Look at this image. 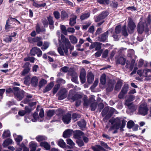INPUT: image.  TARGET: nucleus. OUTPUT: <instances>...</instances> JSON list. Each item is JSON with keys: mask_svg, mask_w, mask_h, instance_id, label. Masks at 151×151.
<instances>
[{"mask_svg": "<svg viewBox=\"0 0 151 151\" xmlns=\"http://www.w3.org/2000/svg\"><path fill=\"white\" fill-rule=\"evenodd\" d=\"M128 108L132 112H133L135 111L136 109V106H134L133 104H132Z\"/></svg>", "mask_w": 151, "mask_h": 151, "instance_id": "64", "label": "nucleus"}, {"mask_svg": "<svg viewBox=\"0 0 151 151\" xmlns=\"http://www.w3.org/2000/svg\"><path fill=\"white\" fill-rule=\"evenodd\" d=\"M71 119V115L70 114H68L63 116L62 118L63 122L66 124H69L70 122Z\"/></svg>", "mask_w": 151, "mask_h": 151, "instance_id": "11", "label": "nucleus"}, {"mask_svg": "<svg viewBox=\"0 0 151 151\" xmlns=\"http://www.w3.org/2000/svg\"><path fill=\"white\" fill-rule=\"evenodd\" d=\"M30 53L32 55H35L37 54L38 56L40 57L42 54V52L40 48L34 47L31 50Z\"/></svg>", "mask_w": 151, "mask_h": 151, "instance_id": "9", "label": "nucleus"}, {"mask_svg": "<svg viewBox=\"0 0 151 151\" xmlns=\"http://www.w3.org/2000/svg\"><path fill=\"white\" fill-rule=\"evenodd\" d=\"M60 86V85L59 84H58L55 86L53 89V92L54 94H55L56 93Z\"/></svg>", "mask_w": 151, "mask_h": 151, "instance_id": "54", "label": "nucleus"}, {"mask_svg": "<svg viewBox=\"0 0 151 151\" xmlns=\"http://www.w3.org/2000/svg\"><path fill=\"white\" fill-rule=\"evenodd\" d=\"M128 89V84H125L124 85L123 88L121 91L124 94H125L127 92Z\"/></svg>", "mask_w": 151, "mask_h": 151, "instance_id": "46", "label": "nucleus"}, {"mask_svg": "<svg viewBox=\"0 0 151 151\" xmlns=\"http://www.w3.org/2000/svg\"><path fill=\"white\" fill-rule=\"evenodd\" d=\"M47 139V137L43 136H38L36 138V139L38 142L46 140Z\"/></svg>", "mask_w": 151, "mask_h": 151, "instance_id": "40", "label": "nucleus"}, {"mask_svg": "<svg viewBox=\"0 0 151 151\" xmlns=\"http://www.w3.org/2000/svg\"><path fill=\"white\" fill-rule=\"evenodd\" d=\"M76 17L74 16L70 19L69 24L71 26H73L76 24Z\"/></svg>", "mask_w": 151, "mask_h": 151, "instance_id": "31", "label": "nucleus"}, {"mask_svg": "<svg viewBox=\"0 0 151 151\" xmlns=\"http://www.w3.org/2000/svg\"><path fill=\"white\" fill-rule=\"evenodd\" d=\"M150 17H148L146 22L145 24V25H144L142 22H139L138 25V31L139 33H142L144 29L147 31L148 26L150 25Z\"/></svg>", "mask_w": 151, "mask_h": 151, "instance_id": "4", "label": "nucleus"}, {"mask_svg": "<svg viewBox=\"0 0 151 151\" xmlns=\"http://www.w3.org/2000/svg\"><path fill=\"white\" fill-rule=\"evenodd\" d=\"M30 63L28 62L26 63L23 66V67L24 68V70L22 72V75L24 76L30 70L29 67Z\"/></svg>", "mask_w": 151, "mask_h": 151, "instance_id": "13", "label": "nucleus"}, {"mask_svg": "<svg viewBox=\"0 0 151 151\" xmlns=\"http://www.w3.org/2000/svg\"><path fill=\"white\" fill-rule=\"evenodd\" d=\"M60 29L62 31V32L65 35H67V30L66 29L65 27L62 25L60 26Z\"/></svg>", "mask_w": 151, "mask_h": 151, "instance_id": "45", "label": "nucleus"}, {"mask_svg": "<svg viewBox=\"0 0 151 151\" xmlns=\"http://www.w3.org/2000/svg\"><path fill=\"white\" fill-rule=\"evenodd\" d=\"M69 38L71 43L76 44L77 42V39L76 37L73 35L70 36Z\"/></svg>", "mask_w": 151, "mask_h": 151, "instance_id": "33", "label": "nucleus"}, {"mask_svg": "<svg viewBox=\"0 0 151 151\" xmlns=\"http://www.w3.org/2000/svg\"><path fill=\"white\" fill-rule=\"evenodd\" d=\"M108 15V13L106 12H102L99 16L96 17L95 19V21L96 22H99L100 21L105 18Z\"/></svg>", "mask_w": 151, "mask_h": 151, "instance_id": "10", "label": "nucleus"}, {"mask_svg": "<svg viewBox=\"0 0 151 151\" xmlns=\"http://www.w3.org/2000/svg\"><path fill=\"white\" fill-rule=\"evenodd\" d=\"M26 98L23 101V102H24L25 104H27L29 101V98H31L32 97V96L31 95H29L26 96Z\"/></svg>", "mask_w": 151, "mask_h": 151, "instance_id": "55", "label": "nucleus"}, {"mask_svg": "<svg viewBox=\"0 0 151 151\" xmlns=\"http://www.w3.org/2000/svg\"><path fill=\"white\" fill-rule=\"evenodd\" d=\"M81 96L79 94H77L73 96V95L72 94L71 91H70L68 97V99L69 100H70L71 102L76 101V105L77 106H78L80 104L81 102Z\"/></svg>", "mask_w": 151, "mask_h": 151, "instance_id": "3", "label": "nucleus"}, {"mask_svg": "<svg viewBox=\"0 0 151 151\" xmlns=\"http://www.w3.org/2000/svg\"><path fill=\"white\" fill-rule=\"evenodd\" d=\"M97 106V104L96 102L93 103L91 106V109L92 111H94L96 109Z\"/></svg>", "mask_w": 151, "mask_h": 151, "instance_id": "60", "label": "nucleus"}, {"mask_svg": "<svg viewBox=\"0 0 151 151\" xmlns=\"http://www.w3.org/2000/svg\"><path fill=\"white\" fill-rule=\"evenodd\" d=\"M122 32L123 35L124 36L127 35V31L126 26V25H124L122 28Z\"/></svg>", "mask_w": 151, "mask_h": 151, "instance_id": "53", "label": "nucleus"}, {"mask_svg": "<svg viewBox=\"0 0 151 151\" xmlns=\"http://www.w3.org/2000/svg\"><path fill=\"white\" fill-rule=\"evenodd\" d=\"M29 147L31 149L30 151H35L37 147V145L36 143L31 142L29 144Z\"/></svg>", "mask_w": 151, "mask_h": 151, "instance_id": "23", "label": "nucleus"}, {"mask_svg": "<svg viewBox=\"0 0 151 151\" xmlns=\"http://www.w3.org/2000/svg\"><path fill=\"white\" fill-rule=\"evenodd\" d=\"M109 32H111L112 33V31H108L102 35L101 39V41L104 42L106 40L108 37V33Z\"/></svg>", "mask_w": 151, "mask_h": 151, "instance_id": "20", "label": "nucleus"}, {"mask_svg": "<svg viewBox=\"0 0 151 151\" xmlns=\"http://www.w3.org/2000/svg\"><path fill=\"white\" fill-rule=\"evenodd\" d=\"M13 141L12 139L9 138L5 140L3 143V146L5 147L9 145L12 143Z\"/></svg>", "mask_w": 151, "mask_h": 151, "instance_id": "24", "label": "nucleus"}, {"mask_svg": "<svg viewBox=\"0 0 151 151\" xmlns=\"http://www.w3.org/2000/svg\"><path fill=\"white\" fill-rule=\"evenodd\" d=\"M40 146L41 147H43L47 150H49L50 148V144L46 142H41L40 143Z\"/></svg>", "mask_w": 151, "mask_h": 151, "instance_id": "21", "label": "nucleus"}, {"mask_svg": "<svg viewBox=\"0 0 151 151\" xmlns=\"http://www.w3.org/2000/svg\"><path fill=\"white\" fill-rule=\"evenodd\" d=\"M134 52L132 49H130L128 50V56L129 57H133L134 56Z\"/></svg>", "mask_w": 151, "mask_h": 151, "instance_id": "49", "label": "nucleus"}, {"mask_svg": "<svg viewBox=\"0 0 151 151\" xmlns=\"http://www.w3.org/2000/svg\"><path fill=\"white\" fill-rule=\"evenodd\" d=\"M9 19H8L6 22V24L5 26V29L9 31L10 30V29L12 28L10 25Z\"/></svg>", "mask_w": 151, "mask_h": 151, "instance_id": "44", "label": "nucleus"}, {"mask_svg": "<svg viewBox=\"0 0 151 151\" xmlns=\"http://www.w3.org/2000/svg\"><path fill=\"white\" fill-rule=\"evenodd\" d=\"M86 72L84 69H81L80 73V77H86Z\"/></svg>", "mask_w": 151, "mask_h": 151, "instance_id": "58", "label": "nucleus"}, {"mask_svg": "<svg viewBox=\"0 0 151 151\" xmlns=\"http://www.w3.org/2000/svg\"><path fill=\"white\" fill-rule=\"evenodd\" d=\"M10 131L8 130H5L3 132L2 137L3 139L5 138L10 136Z\"/></svg>", "mask_w": 151, "mask_h": 151, "instance_id": "29", "label": "nucleus"}, {"mask_svg": "<svg viewBox=\"0 0 151 151\" xmlns=\"http://www.w3.org/2000/svg\"><path fill=\"white\" fill-rule=\"evenodd\" d=\"M92 149L94 151H101L104 150V148L99 145H96L92 147Z\"/></svg>", "mask_w": 151, "mask_h": 151, "instance_id": "30", "label": "nucleus"}, {"mask_svg": "<svg viewBox=\"0 0 151 151\" xmlns=\"http://www.w3.org/2000/svg\"><path fill=\"white\" fill-rule=\"evenodd\" d=\"M148 109L147 104L145 103H143L139 106L138 113L142 115H145L147 114Z\"/></svg>", "mask_w": 151, "mask_h": 151, "instance_id": "5", "label": "nucleus"}, {"mask_svg": "<svg viewBox=\"0 0 151 151\" xmlns=\"http://www.w3.org/2000/svg\"><path fill=\"white\" fill-rule=\"evenodd\" d=\"M134 97L133 95H130L129 98L126 99L125 104L128 107V108L133 104L132 101L134 100Z\"/></svg>", "mask_w": 151, "mask_h": 151, "instance_id": "14", "label": "nucleus"}, {"mask_svg": "<svg viewBox=\"0 0 151 151\" xmlns=\"http://www.w3.org/2000/svg\"><path fill=\"white\" fill-rule=\"evenodd\" d=\"M33 119H32V121L34 122H36L37 121H40L39 117L37 113L35 112L33 115Z\"/></svg>", "mask_w": 151, "mask_h": 151, "instance_id": "35", "label": "nucleus"}, {"mask_svg": "<svg viewBox=\"0 0 151 151\" xmlns=\"http://www.w3.org/2000/svg\"><path fill=\"white\" fill-rule=\"evenodd\" d=\"M109 113L103 119L104 121H105L106 119H109L112 116V114L114 112L115 110L114 109L110 107L109 108Z\"/></svg>", "mask_w": 151, "mask_h": 151, "instance_id": "16", "label": "nucleus"}, {"mask_svg": "<svg viewBox=\"0 0 151 151\" xmlns=\"http://www.w3.org/2000/svg\"><path fill=\"white\" fill-rule=\"evenodd\" d=\"M126 60L125 59L123 58L120 57L116 61L117 63H119L122 65L125 64V63Z\"/></svg>", "mask_w": 151, "mask_h": 151, "instance_id": "34", "label": "nucleus"}, {"mask_svg": "<svg viewBox=\"0 0 151 151\" xmlns=\"http://www.w3.org/2000/svg\"><path fill=\"white\" fill-rule=\"evenodd\" d=\"M30 81V77L28 76L25 78L24 83L26 84H28L29 83Z\"/></svg>", "mask_w": 151, "mask_h": 151, "instance_id": "62", "label": "nucleus"}, {"mask_svg": "<svg viewBox=\"0 0 151 151\" xmlns=\"http://www.w3.org/2000/svg\"><path fill=\"white\" fill-rule=\"evenodd\" d=\"M134 125V122L132 121H130L127 123V127L129 129H131Z\"/></svg>", "mask_w": 151, "mask_h": 151, "instance_id": "50", "label": "nucleus"}, {"mask_svg": "<svg viewBox=\"0 0 151 151\" xmlns=\"http://www.w3.org/2000/svg\"><path fill=\"white\" fill-rule=\"evenodd\" d=\"M121 29V26L119 25L116 26L115 29V32L116 34H118L120 32Z\"/></svg>", "mask_w": 151, "mask_h": 151, "instance_id": "63", "label": "nucleus"}, {"mask_svg": "<svg viewBox=\"0 0 151 151\" xmlns=\"http://www.w3.org/2000/svg\"><path fill=\"white\" fill-rule=\"evenodd\" d=\"M16 134H14V136L16 142H17V145L19 146V142L22 141V136L20 135H17L16 137Z\"/></svg>", "mask_w": 151, "mask_h": 151, "instance_id": "25", "label": "nucleus"}, {"mask_svg": "<svg viewBox=\"0 0 151 151\" xmlns=\"http://www.w3.org/2000/svg\"><path fill=\"white\" fill-rule=\"evenodd\" d=\"M54 113L55 111L54 110H49L47 111V116L51 117L54 114Z\"/></svg>", "mask_w": 151, "mask_h": 151, "instance_id": "52", "label": "nucleus"}, {"mask_svg": "<svg viewBox=\"0 0 151 151\" xmlns=\"http://www.w3.org/2000/svg\"><path fill=\"white\" fill-rule=\"evenodd\" d=\"M106 76L105 74H103L100 78L101 83L103 85L105 84L106 81Z\"/></svg>", "mask_w": 151, "mask_h": 151, "instance_id": "37", "label": "nucleus"}, {"mask_svg": "<svg viewBox=\"0 0 151 151\" xmlns=\"http://www.w3.org/2000/svg\"><path fill=\"white\" fill-rule=\"evenodd\" d=\"M122 83V81L121 80L118 81L115 86V89L116 90L119 91L120 89Z\"/></svg>", "mask_w": 151, "mask_h": 151, "instance_id": "32", "label": "nucleus"}, {"mask_svg": "<svg viewBox=\"0 0 151 151\" xmlns=\"http://www.w3.org/2000/svg\"><path fill=\"white\" fill-rule=\"evenodd\" d=\"M137 73L140 76L149 77L151 76V70L147 69L139 70Z\"/></svg>", "mask_w": 151, "mask_h": 151, "instance_id": "6", "label": "nucleus"}, {"mask_svg": "<svg viewBox=\"0 0 151 151\" xmlns=\"http://www.w3.org/2000/svg\"><path fill=\"white\" fill-rule=\"evenodd\" d=\"M76 142L79 147H82L84 145V142L82 140L78 139L76 140Z\"/></svg>", "mask_w": 151, "mask_h": 151, "instance_id": "59", "label": "nucleus"}, {"mask_svg": "<svg viewBox=\"0 0 151 151\" xmlns=\"http://www.w3.org/2000/svg\"><path fill=\"white\" fill-rule=\"evenodd\" d=\"M60 37L61 41L59 40V47L58 49V52L61 55H64V54L67 55L68 49L70 45V42L63 35H61Z\"/></svg>", "mask_w": 151, "mask_h": 151, "instance_id": "1", "label": "nucleus"}, {"mask_svg": "<svg viewBox=\"0 0 151 151\" xmlns=\"http://www.w3.org/2000/svg\"><path fill=\"white\" fill-rule=\"evenodd\" d=\"M63 90L64 92L62 94L61 93V91L59 93V96L58 98L59 100H63L67 96L65 92L66 91V89H64Z\"/></svg>", "mask_w": 151, "mask_h": 151, "instance_id": "26", "label": "nucleus"}, {"mask_svg": "<svg viewBox=\"0 0 151 151\" xmlns=\"http://www.w3.org/2000/svg\"><path fill=\"white\" fill-rule=\"evenodd\" d=\"M66 141L67 144L70 145V148H73L74 147L75 143L71 139H67Z\"/></svg>", "mask_w": 151, "mask_h": 151, "instance_id": "41", "label": "nucleus"}, {"mask_svg": "<svg viewBox=\"0 0 151 151\" xmlns=\"http://www.w3.org/2000/svg\"><path fill=\"white\" fill-rule=\"evenodd\" d=\"M13 89L15 91L14 93L15 96L17 97L19 100H21L24 96V92L22 90L19 92V88L17 87H14Z\"/></svg>", "mask_w": 151, "mask_h": 151, "instance_id": "7", "label": "nucleus"}, {"mask_svg": "<svg viewBox=\"0 0 151 151\" xmlns=\"http://www.w3.org/2000/svg\"><path fill=\"white\" fill-rule=\"evenodd\" d=\"M58 145L60 147L64 148L65 147L66 144L63 139H60L58 142Z\"/></svg>", "mask_w": 151, "mask_h": 151, "instance_id": "36", "label": "nucleus"}, {"mask_svg": "<svg viewBox=\"0 0 151 151\" xmlns=\"http://www.w3.org/2000/svg\"><path fill=\"white\" fill-rule=\"evenodd\" d=\"M54 85L53 82L50 83L48 84L46 87L45 89L44 90V93H45L49 91H50L53 87Z\"/></svg>", "mask_w": 151, "mask_h": 151, "instance_id": "28", "label": "nucleus"}, {"mask_svg": "<svg viewBox=\"0 0 151 151\" xmlns=\"http://www.w3.org/2000/svg\"><path fill=\"white\" fill-rule=\"evenodd\" d=\"M72 130L68 129L64 132L63 134V137L65 138L69 137L73 133Z\"/></svg>", "mask_w": 151, "mask_h": 151, "instance_id": "18", "label": "nucleus"}, {"mask_svg": "<svg viewBox=\"0 0 151 151\" xmlns=\"http://www.w3.org/2000/svg\"><path fill=\"white\" fill-rule=\"evenodd\" d=\"M68 17V15L65 12H61V19L64 20Z\"/></svg>", "mask_w": 151, "mask_h": 151, "instance_id": "56", "label": "nucleus"}, {"mask_svg": "<svg viewBox=\"0 0 151 151\" xmlns=\"http://www.w3.org/2000/svg\"><path fill=\"white\" fill-rule=\"evenodd\" d=\"M38 81V79L36 76L33 77L31 80V83L34 86H36L37 85Z\"/></svg>", "mask_w": 151, "mask_h": 151, "instance_id": "27", "label": "nucleus"}, {"mask_svg": "<svg viewBox=\"0 0 151 151\" xmlns=\"http://www.w3.org/2000/svg\"><path fill=\"white\" fill-rule=\"evenodd\" d=\"M68 74L69 75L72 76L71 80L72 81L75 82V83H78L77 80L78 75L77 73L75 72H73L72 74L71 73L69 72Z\"/></svg>", "mask_w": 151, "mask_h": 151, "instance_id": "22", "label": "nucleus"}, {"mask_svg": "<svg viewBox=\"0 0 151 151\" xmlns=\"http://www.w3.org/2000/svg\"><path fill=\"white\" fill-rule=\"evenodd\" d=\"M136 25L133 21L132 20L131 18H129L127 28L128 32L130 33H132Z\"/></svg>", "mask_w": 151, "mask_h": 151, "instance_id": "8", "label": "nucleus"}, {"mask_svg": "<svg viewBox=\"0 0 151 151\" xmlns=\"http://www.w3.org/2000/svg\"><path fill=\"white\" fill-rule=\"evenodd\" d=\"M32 4L33 6L37 8H39L41 7H44L46 5V4L45 3L40 4L35 2L34 1L33 2Z\"/></svg>", "mask_w": 151, "mask_h": 151, "instance_id": "38", "label": "nucleus"}, {"mask_svg": "<svg viewBox=\"0 0 151 151\" xmlns=\"http://www.w3.org/2000/svg\"><path fill=\"white\" fill-rule=\"evenodd\" d=\"M49 43L47 42H44L41 49L42 50H44L46 49L49 46Z\"/></svg>", "mask_w": 151, "mask_h": 151, "instance_id": "51", "label": "nucleus"}, {"mask_svg": "<svg viewBox=\"0 0 151 151\" xmlns=\"http://www.w3.org/2000/svg\"><path fill=\"white\" fill-rule=\"evenodd\" d=\"M47 83V81L46 80L44 79H42L39 82V86L40 88H41V87Z\"/></svg>", "mask_w": 151, "mask_h": 151, "instance_id": "48", "label": "nucleus"}, {"mask_svg": "<svg viewBox=\"0 0 151 151\" xmlns=\"http://www.w3.org/2000/svg\"><path fill=\"white\" fill-rule=\"evenodd\" d=\"M33 41L34 42H37V46L40 47L42 45L43 42L42 39L38 37H37L34 38L33 39Z\"/></svg>", "mask_w": 151, "mask_h": 151, "instance_id": "17", "label": "nucleus"}, {"mask_svg": "<svg viewBox=\"0 0 151 151\" xmlns=\"http://www.w3.org/2000/svg\"><path fill=\"white\" fill-rule=\"evenodd\" d=\"M90 16V14L89 13H85L82 14L80 17L81 20H83L88 18Z\"/></svg>", "mask_w": 151, "mask_h": 151, "instance_id": "42", "label": "nucleus"}, {"mask_svg": "<svg viewBox=\"0 0 151 151\" xmlns=\"http://www.w3.org/2000/svg\"><path fill=\"white\" fill-rule=\"evenodd\" d=\"M53 14L55 18L56 19H58L60 17L59 13L58 11H55L53 13Z\"/></svg>", "mask_w": 151, "mask_h": 151, "instance_id": "61", "label": "nucleus"}, {"mask_svg": "<svg viewBox=\"0 0 151 151\" xmlns=\"http://www.w3.org/2000/svg\"><path fill=\"white\" fill-rule=\"evenodd\" d=\"M80 117V115L78 114H76V113H74L72 115V118L73 120H74V121H76Z\"/></svg>", "mask_w": 151, "mask_h": 151, "instance_id": "47", "label": "nucleus"}, {"mask_svg": "<svg viewBox=\"0 0 151 151\" xmlns=\"http://www.w3.org/2000/svg\"><path fill=\"white\" fill-rule=\"evenodd\" d=\"M84 133L80 130H76L74 132V137L76 139H79L83 137Z\"/></svg>", "mask_w": 151, "mask_h": 151, "instance_id": "15", "label": "nucleus"}, {"mask_svg": "<svg viewBox=\"0 0 151 151\" xmlns=\"http://www.w3.org/2000/svg\"><path fill=\"white\" fill-rule=\"evenodd\" d=\"M101 44L99 42H96L95 46V50H100L101 48Z\"/></svg>", "mask_w": 151, "mask_h": 151, "instance_id": "57", "label": "nucleus"}, {"mask_svg": "<svg viewBox=\"0 0 151 151\" xmlns=\"http://www.w3.org/2000/svg\"><path fill=\"white\" fill-rule=\"evenodd\" d=\"M94 78V76L92 73L91 72H88L87 75V80L88 83H91L93 81Z\"/></svg>", "mask_w": 151, "mask_h": 151, "instance_id": "19", "label": "nucleus"}, {"mask_svg": "<svg viewBox=\"0 0 151 151\" xmlns=\"http://www.w3.org/2000/svg\"><path fill=\"white\" fill-rule=\"evenodd\" d=\"M136 65V64L135 63V60L132 59L131 62L128 61L127 62L126 67L127 68H129L130 70H132L134 66Z\"/></svg>", "mask_w": 151, "mask_h": 151, "instance_id": "12", "label": "nucleus"}, {"mask_svg": "<svg viewBox=\"0 0 151 151\" xmlns=\"http://www.w3.org/2000/svg\"><path fill=\"white\" fill-rule=\"evenodd\" d=\"M78 125L81 128H84L86 126V123L84 120H82L78 122Z\"/></svg>", "mask_w": 151, "mask_h": 151, "instance_id": "39", "label": "nucleus"}, {"mask_svg": "<svg viewBox=\"0 0 151 151\" xmlns=\"http://www.w3.org/2000/svg\"><path fill=\"white\" fill-rule=\"evenodd\" d=\"M109 122L111 124H113L110 128V130L114 129H118L119 128L121 130L125 126L127 122L124 119L118 117L116 118L114 120L110 119Z\"/></svg>", "mask_w": 151, "mask_h": 151, "instance_id": "2", "label": "nucleus"}, {"mask_svg": "<svg viewBox=\"0 0 151 151\" xmlns=\"http://www.w3.org/2000/svg\"><path fill=\"white\" fill-rule=\"evenodd\" d=\"M109 109L108 107H105L101 112L102 116H104L105 115L106 116L109 113Z\"/></svg>", "mask_w": 151, "mask_h": 151, "instance_id": "43", "label": "nucleus"}]
</instances>
